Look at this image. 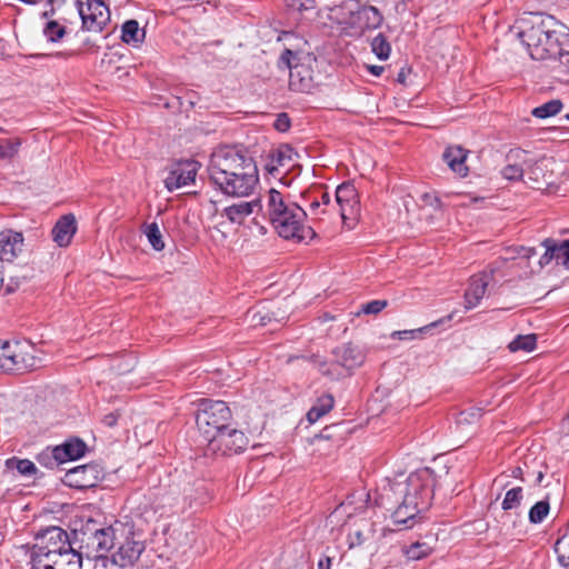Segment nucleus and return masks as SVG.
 Wrapping results in <instances>:
<instances>
[{"label":"nucleus","instance_id":"36","mask_svg":"<svg viewBox=\"0 0 569 569\" xmlns=\"http://www.w3.org/2000/svg\"><path fill=\"white\" fill-rule=\"evenodd\" d=\"M356 199L358 198L357 189L351 183H342L336 190V201L337 202H352L356 203Z\"/></svg>","mask_w":569,"mask_h":569},{"label":"nucleus","instance_id":"53","mask_svg":"<svg viewBox=\"0 0 569 569\" xmlns=\"http://www.w3.org/2000/svg\"><path fill=\"white\" fill-rule=\"evenodd\" d=\"M331 559L329 557H323L318 561V569H330Z\"/></svg>","mask_w":569,"mask_h":569},{"label":"nucleus","instance_id":"13","mask_svg":"<svg viewBox=\"0 0 569 569\" xmlns=\"http://www.w3.org/2000/svg\"><path fill=\"white\" fill-rule=\"evenodd\" d=\"M495 269L490 268L481 273L475 274L470 278L469 287L465 293L466 309L477 307L483 298L488 286L493 280Z\"/></svg>","mask_w":569,"mask_h":569},{"label":"nucleus","instance_id":"7","mask_svg":"<svg viewBox=\"0 0 569 569\" xmlns=\"http://www.w3.org/2000/svg\"><path fill=\"white\" fill-rule=\"evenodd\" d=\"M256 163L251 157L244 156L239 150L231 147H221L216 149L209 160L208 173L211 182L227 178L230 173L243 170L248 166Z\"/></svg>","mask_w":569,"mask_h":569},{"label":"nucleus","instance_id":"18","mask_svg":"<svg viewBox=\"0 0 569 569\" xmlns=\"http://www.w3.org/2000/svg\"><path fill=\"white\" fill-rule=\"evenodd\" d=\"M335 361L346 369L351 371L360 367L365 361V355L362 351L350 343L340 346L333 350Z\"/></svg>","mask_w":569,"mask_h":569},{"label":"nucleus","instance_id":"1","mask_svg":"<svg viewBox=\"0 0 569 569\" xmlns=\"http://www.w3.org/2000/svg\"><path fill=\"white\" fill-rule=\"evenodd\" d=\"M435 475L430 468L418 469L407 477H396L383 488L382 498L396 505L392 512L395 525L412 528L416 518L430 506L433 496Z\"/></svg>","mask_w":569,"mask_h":569},{"label":"nucleus","instance_id":"23","mask_svg":"<svg viewBox=\"0 0 569 569\" xmlns=\"http://www.w3.org/2000/svg\"><path fill=\"white\" fill-rule=\"evenodd\" d=\"M87 450L86 443L80 439H70L53 450V457L60 462L81 458Z\"/></svg>","mask_w":569,"mask_h":569},{"label":"nucleus","instance_id":"8","mask_svg":"<svg viewBox=\"0 0 569 569\" xmlns=\"http://www.w3.org/2000/svg\"><path fill=\"white\" fill-rule=\"evenodd\" d=\"M214 187L223 194L229 197H249L253 193L259 183L258 168L256 163L243 168V170L230 173L227 178H222L212 182Z\"/></svg>","mask_w":569,"mask_h":569},{"label":"nucleus","instance_id":"60","mask_svg":"<svg viewBox=\"0 0 569 569\" xmlns=\"http://www.w3.org/2000/svg\"><path fill=\"white\" fill-rule=\"evenodd\" d=\"M543 477H545L543 471H541V470H540V471H538V473H537V478H536V482H537L538 485H540V483H541V481H542V479H543Z\"/></svg>","mask_w":569,"mask_h":569},{"label":"nucleus","instance_id":"21","mask_svg":"<svg viewBox=\"0 0 569 569\" xmlns=\"http://www.w3.org/2000/svg\"><path fill=\"white\" fill-rule=\"evenodd\" d=\"M77 231L76 218L73 214L62 216L52 229V238L60 247H67Z\"/></svg>","mask_w":569,"mask_h":569},{"label":"nucleus","instance_id":"20","mask_svg":"<svg viewBox=\"0 0 569 569\" xmlns=\"http://www.w3.org/2000/svg\"><path fill=\"white\" fill-rule=\"evenodd\" d=\"M528 158V151L523 149H512L507 153V166L501 170L503 178L508 180H519L525 176V164Z\"/></svg>","mask_w":569,"mask_h":569},{"label":"nucleus","instance_id":"14","mask_svg":"<svg viewBox=\"0 0 569 569\" xmlns=\"http://www.w3.org/2000/svg\"><path fill=\"white\" fill-rule=\"evenodd\" d=\"M198 171L196 161H184L176 164L164 179V186L169 191H173L183 186L193 182Z\"/></svg>","mask_w":569,"mask_h":569},{"label":"nucleus","instance_id":"47","mask_svg":"<svg viewBox=\"0 0 569 569\" xmlns=\"http://www.w3.org/2000/svg\"><path fill=\"white\" fill-rule=\"evenodd\" d=\"M445 319H440L438 321H435V322H431L430 325L428 326H425L422 328H419L417 330H402V331H397L393 333V336H398L399 339H411L413 338L418 332H425L427 330H429L430 328H433L436 327L438 323H441L443 322Z\"/></svg>","mask_w":569,"mask_h":569},{"label":"nucleus","instance_id":"34","mask_svg":"<svg viewBox=\"0 0 569 569\" xmlns=\"http://www.w3.org/2000/svg\"><path fill=\"white\" fill-rule=\"evenodd\" d=\"M144 234L147 236L149 243L154 250L161 251L164 248L162 234L156 222L146 224Z\"/></svg>","mask_w":569,"mask_h":569},{"label":"nucleus","instance_id":"55","mask_svg":"<svg viewBox=\"0 0 569 569\" xmlns=\"http://www.w3.org/2000/svg\"><path fill=\"white\" fill-rule=\"evenodd\" d=\"M93 0H77V8L79 13H83V9Z\"/></svg>","mask_w":569,"mask_h":569},{"label":"nucleus","instance_id":"16","mask_svg":"<svg viewBox=\"0 0 569 569\" xmlns=\"http://www.w3.org/2000/svg\"><path fill=\"white\" fill-rule=\"evenodd\" d=\"M79 14L89 31H101L109 19V10L103 0H93Z\"/></svg>","mask_w":569,"mask_h":569},{"label":"nucleus","instance_id":"54","mask_svg":"<svg viewBox=\"0 0 569 569\" xmlns=\"http://www.w3.org/2000/svg\"><path fill=\"white\" fill-rule=\"evenodd\" d=\"M368 70L371 74L379 77L383 72L385 68L382 66H368Z\"/></svg>","mask_w":569,"mask_h":569},{"label":"nucleus","instance_id":"11","mask_svg":"<svg viewBox=\"0 0 569 569\" xmlns=\"http://www.w3.org/2000/svg\"><path fill=\"white\" fill-rule=\"evenodd\" d=\"M101 478L102 472L98 465H82L66 473V482L78 489L92 488Z\"/></svg>","mask_w":569,"mask_h":569},{"label":"nucleus","instance_id":"52","mask_svg":"<svg viewBox=\"0 0 569 569\" xmlns=\"http://www.w3.org/2000/svg\"><path fill=\"white\" fill-rule=\"evenodd\" d=\"M119 415L117 412L108 413L103 417V423L108 427H113L117 425Z\"/></svg>","mask_w":569,"mask_h":569},{"label":"nucleus","instance_id":"26","mask_svg":"<svg viewBox=\"0 0 569 569\" xmlns=\"http://www.w3.org/2000/svg\"><path fill=\"white\" fill-rule=\"evenodd\" d=\"M335 399L331 395L325 393L319 397L316 403L309 409L307 419L310 423L317 422L333 408Z\"/></svg>","mask_w":569,"mask_h":569},{"label":"nucleus","instance_id":"51","mask_svg":"<svg viewBox=\"0 0 569 569\" xmlns=\"http://www.w3.org/2000/svg\"><path fill=\"white\" fill-rule=\"evenodd\" d=\"M331 367L332 365H328L327 362L322 361V362H319V371L325 375V376H329L331 378H336L339 376V373H335L332 370H331Z\"/></svg>","mask_w":569,"mask_h":569},{"label":"nucleus","instance_id":"5","mask_svg":"<svg viewBox=\"0 0 569 569\" xmlns=\"http://www.w3.org/2000/svg\"><path fill=\"white\" fill-rule=\"evenodd\" d=\"M231 411L224 401L202 399L196 417L197 427L203 439L212 441L228 426Z\"/></svg>","mask_w":569,"mask_h":569},{"label":"nucleus","instance_id":"17","mask_svg":"<svg viewBox=\"0 0 569 569\" xmlns=\"http://www.w3.org/2000/svg\"><path fill=\"white\" fill-rule=\"evenodd\" d=\"M262 209L261 199L254 198L250 201H239L227 206L221 216L226 217L233 224H242L244 220Z\"/></svg>","mask_w":569,"mask_h":569},{"label":"nucleus","instance_id":"38","mask_svg":"<svg viewBox=\"0 0 569 569\" xmlns=\"http://www.w3.org/2000/svg\"><path fill=\"white\" fill-rule=\"evenodd\" d=\"M521 500H522V488L515 487L506 492L501 507L506 511L512 510L520 506Z\"/></svg>","mask_w":569,"mask_h":569},{"label":"nucleus","instance_id":"43","mask_svg":"<svg viewBox=\"0 0 569 569\" xmlns=\"http://www.w3.org/2000/svg\"><path fill=\"white\" fill-rule=\"evenodd\" d=\"M481 418V410L479 408H468L459 412L457 417L458 426L473 425Z\"/></svg>","mask_w":569,"mask_h":569},{"label":"nucleus","instance_id":"24","mask_svg":"<svg viewBox=\"0 0 569 569\" xmlns=\"http://www.w3.org/2000/svg\"><path fill=\"white\" fill-rule=\"evenodd\" d=\"M49 569H81L82 556L72 547L49 560Z\"/></svg>","mask_w":569,"mask_h":569},{"label":"nucleus","instance_id":"4","mask_svg":"<svg viewBox=\"0 0 569 569\" xmlns=\"http://www.w3.org/2000/svg\"><path fill=\"white\" fill-rule=\"evenodd\" d=\"M67 531L59 527H49L36 536L31 549V569H49V560L71 548Z\"/></svg>","mask_w":569,"mask_h":569},{"label":"nucleus","instance_id":"25","mask_svg":"<svg viewBox=\"0 0 569 569\" xmlns=\"http://www.w3.org/2000/svg\"><path fill=\"white\" fill-rule=\"evenodd\" d=\"M549 159L545 156L535 158L528 152V158L525 164V176L535 183H539L541 180H546L547 174V162Z\"/></svg>","mask_w":569,"mask_h":569},{"label":"nucleus","instance_id":"42","mask_svg":"<svg viewBox=\"0 0 569 569\" xmlns=\"http://www.w3.org/2000/svg\"><path fill=\"white\" fill-rule=\"evenodd\" d=\"M555 259L557 263L569 269V239L562 242L555 240Z\"/></svg>","mask_w":569,"mask_h":569},{"label":"nucleus","instance_id":"58","mask_svg":"<svg viewBox=\"0 0 569 569\" xmlns=\"http://www.w3.org/2000/svg\"><path fill=\"white\" fill-rule=\"evenodd\" d=\"M398 82L405 83L406 82V72L405 69H401L397 77Z\"/></svg>","mask_w":569,"mask_h":569},{"label":"nucleus","instance_id":"31","mask_svg":"<svg viewBox=\"0 0 569 569\" xmlns=\"http://www.w3.org/2000/svg\"><path fill=\"white\" fill-rule=\"evenodd\" d=\"M555 552L558 557V562L563 567H569V525L561 537L555 543Z\"/></svg>","mask_w":569,"mask_h":569},{"label":"nucleus","instance_id":"33","mask_svg":"<svg viewBox=\"0 0 569 569\" xmlns=\"http://www.w3.org/2000/svg\"><path fill=\"white\" fill-rule=\"evenodd\" d=\"M7 467L9 469H16L20 475L23 476H32L37 472L36 465L29 459H8Z\"/></svg>","mask_w":569,"mask_h":569},{"label":"nucleus","instance_id":"48","mask_svg":"<svg viewBox=\"0 0 569 569\" xmlns=\"http://www.w3.org/2000/svg\"><path fill=\"white\" fill-rule=\"evenodd\" d=\"M387 300H372L362 306L361 311L366 315H377L387 307Z\"/></svg>","mask_w":569,"mask_h":569},{"label":"nucleus","instance_id":"39","mask_svg":"<svg viewBox=\"0 0 569 569\" xmlns=\"http://www.w3.org/2000/svg\"><path fill=\"white\" fill-rule=\"evenodd\" d=\"M21 146V141L19 139H6L0 142V159L2 160H11L13 159Z\"/></svg>","mask_w":569,"mask_h":569},{"label":"nucleus","instance_id":"44","mask_svg":"<svg viewBox=\"0 0 569 569\" xmlns=\"http://www.w3.org/2000/svg\"><path fill=\"white\" fill-rule=\"evenodd\" d=\"M318 0H286V4L289 9L305 12L316 9Z\"/></svg>","mask_w":569,"mask_h":569},{"label":"nucleus","instance_id":"22","mask_svg":"<svg viewBox=\"0 0 569 569\" xmlns=\"http://www.w3.org/2000/svg\"><path fill=\"white\" fill-rule=\"evenodd\" d=\"M468 152V150L460 146H450L445 150L442 159L453 172L460 177H466L469 171L466 166Z\"/></svg>","mask_w":569,"mask_h":569},{"label":"nucleus","instance_id":"12","mask_svg":"<svg viewBox=\"0 0 569 569\" xmlns=\"http://www.w3.org/2000/svg\"><path fill=\"white\" fill-rule=\"evenodd\" d=\"M24 251L23 233L13 229L0 231V260L3 263L12 262Z\"/></svg>","mask_w":569,"mask_h":569},{"label":"nucleus","instance_id":"32","mask_svg":"<svg viewBox=\"0 0 569 569\" xmlns=\"http://www.w3.org/2000/svg\"><path fill=\"white\" fill-rule=\"evenodd\" d=\"M562 109V102L559 99L550 100L539 107H536L531 114L539 119H546L558 114Z\"/></svg>","mask_w":569,"mask_h":569},{"label":"nucleus","instance_id":"45","mask_svg":"<svg viewBox=\"0 0 569 569\" xmlns=\"http://www.w3.org/2000/svg\"><path fill=\"white\" fill-rule=\"evenodd\" d=\"M295 154L292 148L288 146L280 147L272 154V161H274L278 166H286L287 162L292 160V156Z\"/></svg>","mask_w":569,"mask_h":569},{"label":"nucleus","instance_id":"64","mask_svg":"<svg viewBox=\"0 0 569 569\" xmlns=\"http://www.w3.org/2000/svg\"><path fill=\"white\" fill-rule=\"evenodd\" d=\"M2 131H3V129L0 127V132H2Z\"/></svg>","mask_w":569,"mask_h":569},{"label":"nucleus","instance_id":"6","mask_svg":"<svg viewBox=\"0 0 569 569\" xmlns=\"http://www.w3.org/2000/svg\"><path fill=\"white\" fill-rule=\"evenodd\" d=\"M280 61L290 70L289 88L297 92H310L315 87L316 57L311 54L297 56L287 49L282 52Z\"/></svg>","mask_w":569,"mask_h":569},{"label":"nucleus","instance_id":"35","mask_svg":"<svg viewBox=\"0 0 569 569\" xmlns=\"http://www.w3.org/2000/svg\"><path fill=\"white\" fill-rule=\"evenodd\" d=\"M372 52L380 59L386 60L389 58L391 47L382 33L376 36L371 41Z\"/></svg>","mask_w":569,"mask_h":569},{"label":"nucleus","instance_id":"3","mask_svg":"<svg viewBox=\"0 0 569 569\" xmlns=\"http://www.w3.org/2000/svg\"><path fill=\"white\" fill-rule=\"evenodd\" d=\"M266 207L268 219L281 238L296 242L315 238L316 232L306 224V211L289 194L270 189Z\"/></svg>","mask_w":569,"mask_h":569},{"label":"nucleus","instance_id":"61","mask_svg":"<svg viewBox=\"0 0 569 569\" xmlns=\"http://www.w3.org/2000/svg\"><path fill=\"white\" fill-rule=\"evenodd\" d=\"M320 206H321L320 201L315 200L311 202L310 208H311V210H315L316 208H319Z\"/></svg>","mask_w":569,"mask_h":569},{"label":"nucleus","instance_id":"41","mask_svg":"<svg viewBox=\"0 0 569 569\" xmlns=\"http://www.w3.org/2000/svg\"><path fill=\"white\" fill-rule=\"evenodd\" d=\"M66 33V28L58 23L57 21H49L46 23L43 28V34L48 39V41L57 42L59 41Z\"/></svg>","mask_w":569,"mask_h":569},{"label":"nucleus","instance_id":"56","mask_svg":"<svg viewBox=\"0 0 569 569\" xmlns=\"http://www.w3.org/2000/svg\"><path fill=\"white\" fill-rule=\"evenodd\" d=\"M519 252H521L522 257L528 259L536 254V250L533 248H521Z\"/></svg>","mask_w":569,"mask_h":569},{"label":"nucleus","instance_id":"9","mask_svg":"<svg viewBox=\"0 0 569 569\" xmlns=\"http://www.w3.org/2000/svg\"><path fill=\"white\" fill-rule=\"evenodd\" d=\"M27 347L18 341H0V369L4 371L32 370L37 359L29 355Z\"/></svg>","mask_w":569,"mask_h":569},{"label":"nucleus","instance_id":"10","mask_svg":"<svg viewBox=\"0 0 569 569\" xmlns=\"http://www.w3.org/2000/svg\"><path fill=\"white\" fill-rule=\"evenodd\" d=\"M208 450L222 456L242 452L249 445V439L243 431L229 428V425L220 431L209 443Z\"/></svg>","mask_w":569,"mask_h":569},{"label":"nucleus","instance_id":"2","mask_svg":"<svg viewBox=\"0 0 569 569\" xmlns=\"http://www.w3.org/2000/svg\"><path fill=\"white\" fill-rule=\"evenodd\" d=\"M533 60L569 54V30L551 16L530 13L513 27Z\"/></svg>","mask_w":569,"mask_h":569},{"label":"nucleus","instance_id":"46","mask_svg":"<svg viewBox=\"0 0 569 569\" xmlns=\"http://www.w3.org/2000/svg\"><path fill=\"white\" fill-rule=\"evenodd\" d=\"M542 246L546 248V252L541 256L539 262L541 266H545L555 259V239H545Z\"/></svg>","mask_w":569,"mask_h":569},{"label":"nucleus","instance_id":"63","mask_svg":"<svg viewBox=\"0 0 569 569\" xmlns=\"http://www.w3.org/2000/svg\"><path fill=\"white\" fill-rule=\"evenodd\" d=\"M566 119L569 120V112L566 114Z\"/></svg>","mask_w":569,"mask_h":569},{"label":"nucleus","instance_id":"28","mask_svg":"<svg viewBox=\"0 0 569 569\" xmlns=\"http://www.w3.org/2000/svg\"><path fill=\"white\" fill-rule=\"evenodd\" d=\"M433 546L427 541H416L409 546L402 547V553L408 560H421L430 556L433 551Z\"/></svg>","mask_w":569,"mask_h":569},{"label":"nucleus","instance_id":"30","mask_svg":"<svg viewBox=\"0 0 569 569\" xmlns=\"http://www.w3.org/2000/svg\"><path fill=\"white\" fill-rule=\"evenodd\" d=\"M537 347V336L535 333L519 335L509 345L508 349L511 352L525 351L531 352Z\"/></svg>","mask_w":569,"mask_h":569},{"label":"nucleus","instance_id":"50","mask_svg":"<svg viewBox=\"0 0 569 569\" xmlns=\"http://www.w3.org/2000/svg\"><path fill=\"white\" fill-rule=\"evenodd\" d=\"M422 201L426 206H430L431 208L433 209H438L440 210L441 209V201L440 199L435 196V194H431V193H425L422 196Z\"/></svg>","mask_w":569,"mask_h":569},{"label":"nucleus","instance_id":"49","mask_svg":"<svg viewBox=\"0 0 569 569\" xmlns=\"http://www.w3.org/2000/svg\"><path fill=\"white\" fill-rule=\"evenodd\" d=\"M273 126L278 131L286 132L290 128V119L286 113H280Z\"/></svg>","mask_w":569,"mask_h":569},{"label":"nucleus","instance_id":"62","mask_svg":"<svg viewBox=\"0 0 569 569\" xmlns=\"http://www.w3.org/2000/svg\"><path fill=\"white\" fill-rule=\"evenodd\" d=\"M446 319L447 320H451L452 319V315H449Z\"/></svg>","mask_w":569,"mask_h":569},{"label":"nucleus","instance_id":"29","mask_svg":"<svg viewBox=\"0 0 569 569\" xmlns=\"http://www.w3.org/2000/svg\"><path fill=\"white\" fill-rule=\"evenodd\" d=\"M358 19L367 29H376L382 22L381 13L372 6L361 7L358 11Z\"/></svg>","mask_w":569,"mask_h":569},{"label":"nucleus","instance_id":"57","mask_svg":"<svg viewBox=\"0 0 569 569\" xmlns=\"http://www.w3.org/2000/svg\"><path fill=\"white\" fill-rule=\"evenodd\" d=\"M320 203L323 204V206H328L330 203V196H329L328 192H323L321 194Z\"/></svg>","mask_w":569,"mask_h":569},{"label":"nucleus","instance_id":"15","mask_svg":"<svg viewBox=\"0 0 569 569\" xmlns=\"http://www.w3.org/2000/svg\"><path fill=\"white\" fill-rule=\"evenodd\" d=\"M114 545V530L112 527H107L96 530L87 541V556L98 559L104 557V555Z\"/></svg>","mask_w":569,"mask_h":569},{"label":"nucleus","instance_id":"27","mask_svg":"<svg viewBox=\"0 0 569 569\" xmlns=\"http://www.w3.org/2000/svg\"><path fill=\"white\" fill-rule=\"evenodd\" d=\"M146 32L139 27L138 21L128 20L122 26L121 39L123 42L138 46L144 40Z\"/></svg>","mask_w":569,"mask_h":569},{"label":"nucleus","instance_id":"19","mask_svg":"<svg viewBox=\"0 0 569 569\" xmlns=\"http://www.w3.org/2000/svg\"><path fill=\"white\" fill-rule=\"evenodd\" d=\"M144 550L142 541L127 539L113 555V562L120 567L132 566Z\"/></svg>","mask_w":569,"mask_h":569},{"label":"nucleus","instance_id":"40","mask_svg":"<svg viewBox=\"0 0 569 569\" xmlns=\"http://www.w3.org/2000/svg\"><path fill=\"white\" fill-rule=\"evenodd\" d=\"M340 208V216L343 222L347 220H356L360 211L359 199H356V203L352 202H337Z\"/></svg>","mask_w":569,"mask_h":569},{"label":"nucleus","instance_id":"59","mask_svg":"<svg viewBox=\"0 0 569 569\" xmlns=\"http://www.w3.org/2000/svg\"><path fill=\"white\" fill-rule=\"evenodd\" d=\"M512 476L515 478H520L522 476V469L520 467H516L513 470H512Z\"/></svg>","mask_w":569,"mask_h":569},{"label":"nucleus","instance_id":"37","mask_svg":"<svg viewBox=\"0 0 569 569\" xmlns=\"http://www.w3.org/2000/svg\"><path fill=\"white\" fill-rule=\"evenodd\" d=\"M549 502L547 499L536 502L529 510V520L532 523H540L549 513Z\"/></svg>","mask_w":569,"mask_h":569}]
</instances>
